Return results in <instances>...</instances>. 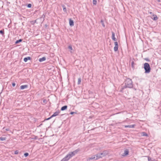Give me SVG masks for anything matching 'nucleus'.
Instances as JSON below:
<instances>
[{
	"label": "nucleus",
	"instance_id": "1",
	"mask_svg": "<svg viewBox=\"0 0 161 161\" xmlns=\"http://www.w3.org/2000/svg\"><path fill=\"white\" fill-rule=\"evenodd\" d=\"M125 86H121L119 89V91L121 92H123V90L126 88H132L133 87V82L132 80L129 78H126L124 82Z\"/></svg>",
	"mask_w": 161,
	"mask_h": 161
},
{
	"label": "nucleus",
	"instance_id": "2",
	"mask_svg": "<svg viewBox=\"0 0 161 161\" xmlns=\"http://www.w3.org/2000/svg\"><path fill=\"white\" fill-rule=\"evenodd\" d=\"M143 68L145 70V73H149L150 72L151 68L149 64L148 63H145L144 64Z\"/></svg>",
	"mask_w": 161,
	"mask_h": 161
},
{
	"label": "nucleus",
	"instance_id": "3",
	"mask_svg": "<svg viewBox=\"0 0 161 161\" xmlns=\"http://www.w3.org/2000/svg\"><path fill=\"white\" fill-rule=\"evenodd\" d=\"M108 154V152L107 150H105L103 153H98L96 154V159H99L103 157H105Z\"/></svg>",
	"mask_w": 161,
	"mask_h": 161
},
{
	"label": "nucleus",
	"instance_id": "4",
	"mask_svg": "<svg viewBox=\"0 0 161 161\" xmlns=\"http://www.w3.org/2000/svg\"><path fill=\"white\" fill-rule=\"evenodd\" d=\"M74 155L73 153H72L71 152H70L65 156V157L68 160H69L70 158H71Z\"/></svg>",
	"mask_w": 161,
	"mask_h": 161
},
{
	"label": "nucleus",
	"instance_id": "5",
	"mask_svg": "<svg viewBox=\"0 0 161 161\" xmlns=\"http://www.w3.org/2000/svg\"><path fill=\"white\" fill-rule=\"evenodd\" d=\"M115 46L114 47V51L115 52H116L118 50V44L117 42H114Z\"/></svg>",
	"mask_w": 161,
	"mask_h": 161
},
{
	"label": "nucleus",
	"instance_id": "6",
	"mask_svg": "<svg viewBox=\"0 0 161 161\" xmlns=\"http://www.w3.org/2000/svg\"><path fill=\"white\" fill-rule=\"evenodd\" d=\"M129 153V151L128 149H126L124 151V152L123 153L122 156H125L128 155Z\"/></svg>",
	"mask_w": 161,
	"mask_h": 161
},
{
	"label": "nucleus",
	"instance_id": "7",
	"mask_svg": "<svg viewBox=\"0 0 161 161\" xmlns=\"http://www.w3.org/2000/svg\"><path fill=\"white\" fill-rule=\"evenodd\" d=\"M69 24L71 26H73L74 25V22L71 19H69Z\"/></svg>",
	"mask_w": 161,
	"mask_h": 161
},
{
	"label": "nucleus",
	"instance_id": "8",
	"mask_svg": "<svg viewBox=\"0 0 161 161\" xmlns=\"http://www.w3.org/2000/svg\"><path fill=\"white\" fill-rule=\"evenodd\" d=\"M60 113V111H56L52 115V117H53L58 115Z\"/></svg>",
	"mask_w": 161,
	"mask_h": 161
},
{
	"label": "nucleus",
	"instance_id": "9",
	"mask_svg": "<svg viewBox=\"0 0 161 161\" xmlns=\"http://www.w3.org/2000/svg\"><path fill=\"white\" fill-rule=\"evenodd\" d=\"M112 38L113 40L114 41H117V39L115 37V33L114 32H112Z\"/></svg>",
	"mask_w": 161,
	"mask_h": 161
},
{
	"label": "nucleus",
	"instance_id": "10",
	"mask_svg": "<svg viewBox=\"0 0 161 161\" xmlns=\"http://www.w3.org/2000/svg\"><path fill=\"white\" fill-rule=\"evenodd\" d=\"M28 86L27 85H22L20 87V88L21 90H23L24 89L28 87Z\"/></svg>",
	"mask_w": 161,
	"mask_h": 161
},
{
	"label": "nucleus",
	"instance_id": "11",
	"mask_svg": "<svg viewBox=\"0 0 161 161\" xmlns=\"http://www.w3.org/2000/svg\"><path fill=\"white\" fill-rule=\"evenodd\" d=\"M80 151V149L79 148H78V149H76V150H75L74 151L72 152H71L73 153V155H74V156L76 154L78 153V152H79Z\"/></svg>",
	"mask_w": 161,
	"mask_h": 161
},
{
	"label": "nucleus",
	"instance_id": "12",
	"mask_svg": "<svg viewBox=\"0 0 161 161\" xmlns=\"http://www.w3.org/2000/svg\"><path fill=\"white\" fill-rule=\"evenodd\" d=\"M46 58L45 57H43L41 58H40L39 59V61L40 62H42V61H45L46 60Z\"/></svg>",
	"mask_w": 161,
	"mask_h": 161
},
{
	"label": "nucleus",
	"instance_id": "13",
	"mask_svg": "<svg viewBox=\"0 0 161 161\" xmlns=\"http://www.w3.org/2000/svg\"><path fill=\"white\" fill-rule=\"evenodd\" d=\"M31 59V58L30 57H28L24 58V61L25 62H26L28 60H30Z\"/></svg>",
	"mask_w": 161,
	"mask_h": 161
},
{
	"label": "nucleus",
	"instance_id": "14",
	"mask_svg": "<svg viewBox=\"0 0 161 161\" xmlns=\"http://www.w3.org/2000/svg\"><path fill=\"white\" fill-rule=\"evenodd\" d=\"M135 125H127L125 126V128H133L135 126Z\"/></svg>",
	"mask_w": 161,
	"mask_h": 161
},
{
	"label": "nucleus",
	"instance_id": "15",
	"mask_svg": "<svg viewBox=\"0 0 161 161\" xmlns=\"http://www.w3.org/2000/svg\"><path fill=\"white\" fill-rule=\"evenodd\" d=\"M153 17L152 18L154 20H157L158 19L156 15L153 14Z\"/></svg>",
	"mask_w": 161,
	"mask_h": 161
},
{
	"label": "nucleus",
	"instance_id": "16",
	"mask_svg": "<svg viewBox=\"0 0 161 161\" xmlns=\"http://www.w3.org/2000/svg\"><path fill=\"white\" fill-rule=\"evenodd\" d=\"M67 105H65L61 107V111H64L66 110L67 108Z\"/></svg>",
	"mask_w": 161,
	"mask_h": 161
},
{
	"label": "nucleus",
	"instance_id": "17",
	"mask_svg": "<svg viewBox=\"0 0 161 161\" xmlns=\"http://www.w3.org/2000/svg\"><path fill=\"white\" fill-rule=\"evenodd\" d=\"M96 158H97V157H96V155H95L91 157L89 159L90 160L93 159L94 160H97L98 159H96Z\"/></svg>",
	"mask_w": 161,
	"mask_h": 161
},
{
	"label": "nucleus",
	"instance_id": "18",
	"mask_svg": "<svg viewBox=\"0 0 161 161\" xmlns=\"http://www.w3.org/2000/svg\"><path fill=\"white\" fill-rule=\"evenodd\" d=\"M68 48L70 50V52L71 53H73L74 52V50L72 48V46L71 45H70L68 46Z\"/></svg>",
	"mask_w": 161,
	"mask_h": 161
},
{
	"label": "nucleus",
	"instance_id": "19",
	"mask_svg": "<svg viewBox=\"0 0 161 161\" xmlns=\"http://www.w3.org/2000/svg\"><path fill=\"white\" fill-rule=\"evenodd\" d=\"M135 63L134 62V61H132L131 63V66L132 68H133V69H134V65H135Z\"/></svg>",
	"mask_w": 161,
	"mask_h": 161
},
{
	"label": "nucleus",
	"instance_id": "20",
	"mask_svg": "<svg viewBox=\"0 0 161 161\" xmlns=\"http://www.w3.org/2000/svg\"><path fill=\"white\" fill-rule=\"evenodd\" d=\"M7 139V138L6 137H0V140L1 141H3L6 140Z\"/></svg>",
	"mask_w": 161,
	"mask_h": 161
},
{
	"label": "nucleus",
	"instance_id": "21",
	"mask_svg": "<svg viewBox=\"0 0 161 161\" xmlns=\"http://www.w3.org/2000/svg\"><path fill=\"white\" fill-rule=\"evenodd\" d=\"M22 41V39H20L19 40H17L15 42V43L16 44H18L20 42H21Z\"/></svg>",
	"mask_w": 161,
	"mask_h": 161
},
{
	"label": "nucleus",
	"instance_id": "22",
	"mask_svg": "<svg viewBox=\"0 0 161 161\" xmlns=\"http://www.w3.org/2000/svg\"><path fill=\"white\" fill-rule=\"evenodd\" d=\"M42 19V17H41L37 19L36 20H35L34 23H36L37 24L38 23H37V21L38 20H41V19ZM41 21H42V20H41Z\"/></svg>",
	"mask_w": 161,
	"mask_h": 161
},
{
	"label": "nucleus",
	"instance_id": "23",
	"mask_svg": "<svg viewBox=\"0 0 161 161\" xmlns=\"http://www.w3.org/2000/svg\"><path fill=\"white\" fill-rule=\"evenodd\" d=\"M101 22L102 24V25L103 26V27H105V25H104V22H103V19H101Z\"/></svg>",
	"mask_w": 161,
	"mask_h": 161
},
{
	"label": "nucleus",
	"instance_id": "24",
	"mask_svg": "<svg viewBox=\"0 0 161 161\" xmlns=\"http://www.w3.org/2000/svg\"><path fill=\"white\" fill-rule=\"evenodd\" d=\"M0 33L2 35H3L4 34V30L3 29L2 30H0Z\"/></svg>",
	"mask_w": 161,
	"mask_h": 161
},
{
	"label": "nucleus",
	"instance_id": "25",
	"mask_svg": "<svg viewBox=\"0 0 161 161\" xmlns=\"http://www.w3.org/2000/svg\"><path fill=\"white\" fill-rule=\"evenodd\" d=\"M142 135L143 136H147V134L145 132H143L142 133Z\"/></svg>",
	"mask_w": 161,
	"mask_h": 161
},
{
	"label": "nucleus",
	"instance_id": "26",
	"mask_svg": "<svg viewBox=\"0 0 161 161\" xmlns=\"http://www.w3.org/2000/svg\"><path fill=\"white\" fill-rule=\"evenodd\" d=\"M81 81V78H79L78 79V84L79 85V84H80Z\"/></svg>",
	"mask_w": 161,
	"mask_h": 161
},
{
	"label": "nucleus",
	"instance_id": "27",
	"mask_svg": "<svg viewBox=\"0 0 161 161\" xmlns=\"http://www.w3.org/2000/svg\"><path fill=\"white\" fill-rule=\"evenodd\" d=\"M69 160L65 157L61 160L62 161H68Z\"/></svg>",
	"mask_w": 161,
	"mask_h": 161
},
{
	"label": "nucleus",
	"instance_id": "28",
	"mask_svg": "<svg viewBox=\"0 0 161 161\" xmlns=\"http://www.w3.org/2000/svg\"><path fill=\"white\" fill-rule=\"evenodd\" d=\"M97 3V0H93V3L94 5H96Z\"/></svg>",
	"mask_w": 161,
	"mask_h": 161
},
{
	"label": "nucleus",
	"instance_id": "29",
	"mask_svg": "<svg viewBox=\"0 0 161 161\" xmlns=\"http://www.w3.org/2000/svg\"><path fill=\"white\" fill-rule=\"evenodd\" d=\"M33 137H32L31 139H36L38 138V137L36 136H33Z\"/></svg>",
	"mask_w": 161,
	"mask_h": 161
},
{
	"label": "nucleus",
	"instance_id": "30",
	"mask_svg": "<svg viewBox=\"0 0 161 161\" xmlns=\"http://www.w3.org/2000/svg\"><path fill=\"white\" fill-rule=\"evenodd\" d=\"M52 118L53 117H52V116H51L50 117H49V118H48L45 119V120H45H48L50 119H51V118Z\"/></svg>",
	"mask_w": 161,
	"mask_h": 161
},
{
	"label": "nucleus",
	"instance_id": "31",
	"mask_svg": "<svg viewBox=\"0 0 161 161\" xmlns=\"http://www.w3.org/2000/svg\"><path fill=\"white\" fill-rule=\"evenodd\" d=\"M29 155V153H26L24 154V156L25 157H27Z\"/></svg>",
	"mask_w": 161,
	"mask_h": 161
},
{
	"label": "nucleus",
	"instance_id": "32",
	"mask_svg": "<svg viewBox=\"0 0 161 161\" xmlns=\"http://www.w3.org/2000/svg\"><path fill=\"white\" fill-rule=\"evenodd\" d=\"M27 6V7H28L29 8H31V7L32 5L31 4L29 3V4H28Z\"/></svg>",
	"mask_w": 161,
	"mask_h": 161
},
{
	"label": "nucleus",
	"instance_id": "33",
	"mask_svg": "<svg viewBox=\"0 0 161 161\" xmlns=\"http://www.w3.org/2000/svg\"><path fill=\"white\" fill-rule=\"evenodd\" d=\"M19 153V151L18 150H16L14 152L15 154H17Z\"/></svg>",
	"mask_w": 161,
	"mask_h": 161
},
{
	"label": "nucleus",
	"instance_id": "34",
	"mask_svg": "<svg viewBox=\"0 0 161 161\" xmlns=\"http://www.w3.org/2000/svg\"><path fill=\"white\" fill-rule=\"evenodd\" d=\"M74 114H76V112H71L70 113V114L71 115H72Z\"/></svg>",
	"mask_w": 161,
	"mask_h": 161
},
{
	"label": "nucleus",
	"instance_id": "35",
	"mask_svg": "<svg viewBox=\"0 0 161 161\" xmlns=\"http://www.w3.org/2000/svg\"><path fill=\"white\" fill-rule=\"evenodd\" d=\"M63 11L65 13H67V9H66V8H64Z\"/></svg>",
	"mask_w": 161,
	"mask_h": 161
},
{
	"label": "nucleus",
	"instance_id": "36",
	"mask_svg": "<svg viewBox=\"0 0 161 161\" xmlns=\"http://www.w3.org/2000/svg\"><path fill=\"white\" fill-rule=\"evenodd\" d=\"M3 129H5L6 131H8L9 130V128H5V127H4Z\"/></svg>",
	"mask_w": 161,
	"mask_h": 161
},
{
	"label": "nucleus",
	"instance_id": "37",
	"mask_svg": "<svg viewBox=\"0 0 161 161\" xmlns=\"http://www.w3.org/2000/svg\"><path fill=\"white\" fill-rule=\"evenodd\" d=\"M43 20H42V22L44 20V19L45 17V15H44V14H43V15H42V17H43Z\"/></svg>",
	"mask_w": 161,
	"mask_h": 161
},
{
	"label": "nucleus",
	"instance_id": "38",
	"mask_svg": "<svg viewBox=\"0 0 161 161\" xmlns=\"http://www.w3.org/2000/svg\"><path fill=\"white\" fill-rule=\"evenodd\" d=\"M15 85H16V84L15 83H13L12 84V85L13 87L15 86Z\"/></svg>",
	"mask_w": 161,
	"mask_h": 161
},
{
	"label": "nucleus",
	"instance_id": "39",
	"mask_svg": "<svg viewBox=\"0 0 161 161\" xmlns=\"http://www.w3.org/2000/svg\"><path fill=\"white\" fill-rule=\"evenodd\" d=\"M62 8H66L65 5L64 4L62 5Z\"/></svg>",
	"mask_w": 161,
	"mask_h": 161
},
{
	"label": "nucleus",
	"instance_id": "40",
	"mask_svg": "<svg viewBox=\"0 0 161 161\" xmlns=\"http://www.w3.org/2000/svg\"><path fill=\"white\" fill-rule=\"evenodd\" d=\"M149 13H150V14H153H153H153L152 12H149Z\"/></svg>",
	"mask_w": 161,
	"mask_h": 161
},
{
	"label": "nucleus",
	"instance_id": "41",
	"mask_svg": "<svg viewBox=\"0 0 161 161\" xmlns=\"http://www.w3.org/2000/svg\"><path fill=\"white\" fill-rule=\"evenodd\" d=\"M46 100H43V102L44 103H45V102H46Z\"/></svg>",
	"mask_w": 161,
	"mask_h": 161
},
{
	"label": "nucleus",
	"instance_id": "42",
	"mask_svg": "<svg viewBox=\"0 0 161 161\" xmlns=\"http://www.w3.org/2000/svg\"><path fill=\"white\" fill-rule=\"evenodd\" d=\"M158 2H161L160 0H157Z\"/></svg>",
	"mask_w": 161,
	"mask_h": 161
},
{
	"label": "nucleus",
	"instance_id": "43",
	"mask_svg": "<svg viewBox=\"0 0 161 161\" xmlns=\"http://www.w3.org/2000/svg\"><path fill=\"white\" fill-rule=\"evenodd\" d=\"M42 125V124H40V125L39 126H41V125Z\"/></svg>",
	"mask_w": 161,
	"mask_h": 161
},
{
	"label": "nucleus",
	"instance_id": "44",
	"mask_svg": "<svg viewBox=\"0 0 161 161\" xmlns=\"http://www.w3.org/2000/svg\"><path fill=\"white\" fill-rule=\"evenodd\" d=\"M45 26H46V27H47V25H45Z\"/></svg>",
	"mask_w": 161,
	"mask_h": 161
},
{
	"label": "nucleus",
	"instance_id": "45",
	"mask_svg": "<svg viewBox=\"0 0 161 161\" xmlns=\"http://www.w3.org/2000/svg\"><path fill=\"white\" fill-rule=\"evenodd\" d=\"M61 161H62V160H61Z\"/></svg>",
	"mask_w": 161,
	"mask_h": 161
}]
</instances>
